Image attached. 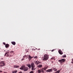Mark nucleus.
<instances>
[{
  "mask_svg": "<svg viewBox=\"0 0 73 73\" xmlns=\"http://www.w3.org/2000/svg\"><path fill=\"white\" fill-rule=\"evenodd\" d=\"M1 60H3V58H1Z\"/></svg>",
  "mask_w": 73,
  "mask_h": 73,
  "instance_id": "37",
  "label": "nucleus"
},
{
  "mask_svg": "<svg viewBox=\"0 0 73 73\" xmlns=\"http://www.w3.org/2000/svg\"><path fill=\"white\" fill-rule=\"evenodd\" d=\"M0 64H2V65L4 66L5 65V63H4V61H1L0 62Z\"/></svg>",
  "mask_w": 73,
  "mask_h": 73,
  "instance_id": "12",
  "label": "nucleus"
},
{
  "mask_svg": "<svg viewBox=\"0 0 73 73\" xmlns=\"http://www.w3.org/2000/svg\"><path fill=\"white\" fill-rule=\"evenodd\" d=\"M55 58V57H53L51 58V60H53V59H54Z\"/></svg>",
  "mask_w": 73,
  "mask_h": 73,
  "instance_id": "23",
  "label": "nucleus"
},
{
  "mask_svg": "<svg viewBox=\"0 0 73 73\" xmlns=\"http://www.w3.org/2000/svg\"><path fill=\"white\" fill-rule=\"evenodd\" d=\"M25 50H26V51H27V49H26Z\"/></svg>",
  "mask_w": 73,
  "mask_h": 73,
  "instance_id": "39",
  "label": "nucleus"
},
{
  "mask_svg": "<svg viewBox=\"0 0 73 73\" xmlns=\"http://www.w3.org/2000/svg\"><path fill=\"white\" fill-rule=\"evenodd\" d=\"M4 65H3V64H1L0 65V68H1V67H3V66H4Z\"/></svg>",
  "mask_w": 73,
  "mask_h": 73,
  "instance_id": "21",
  "label": "nucleus"
},
{
  "mask_svg": "<svg viewBox=\"0 0 73 73\" xmlns=\"http://www.w3.org/2000/svg\"><path fill=\"white\" fill-rule=\"evenodd\" d=\"M58 61H59L60 64H62V63L64 62L65 61V59L64 58L62 59L61 60H58Z\"/></svg>",
  "mask_w": 73,
  "mask_h": 73,
  "instance_id": "4",
  "label": "nucleus"
},
{
  "mask_svg": "<svg viewBox=\"0 0 73 73\" xmlns=\"http://www.w3.org/2000/svg\"><path fill=\"white\" fill-rule=\"evenodd\" d=\"M27 52H28V50H27L26 52V53H27Z\"/></svg>",
  "mask_w": 73,
  "mask_h": 73,
  "instance_id": "29",
  "label": "nucleus"
},
{
  "mask_svg": "<svg viewBox=\"0 0 73 73\" xmlns=\"http://www.w3.org/2000/svg\"><path fill=\"white\" fill-rule=\"evenodd\" d=\"M3 72V71H0V72Z\"/></svg>",
  "mask_w": 73,
  "mask_h": 73,
  "instance_id": "32",
  "label": "nucleus"
},
{
  "mask_svg": "<svg viewBox=\"0 0 73 73\" xmlns=\"http://www.w3.org/2000/svg\"><path fill=\"white\" fill-rule=\"evenodd\" d=\"M32 58H33V56L32 57L31 56L29 55L28 58V59L29 60V61L31 60V59H32Z\"/></svg>",
  "mask_w": 73,
  "mask_h": 73,
  "instance_id": "10",
  "label": "nucleus"
},
{
  "mask_svg": "<svg viewBox=\"0 0 73 73\" xmlns=\"http://www.w3.org/2000/svg\"><path fill=\"white\" fill-rule=\"evenodd\" d=\"M53 70L54 71H57V69L56 68H53Z\"/></svg>",
  "mask_w": 73,
  "mask_h": 73,
  "instance_id": "18",
  "label": "nucleus"
},
{
  "mask_svg": "<svg viewBox=\"0 0 73 73\" xmlns=\"http://www.w3.org/2000/svg\"><path fill=\"white\" fill-rule=\"evenodd\" d=\"M4 73H6V72H4Z\"/></svg>",
  "mask_w": 73,
  "mask_h": 73,
  "instance_id": "38",
  "label": "nucleus"
},
{
  "mask_svg": "<svg viewBox=\"0 0 73 73\" xmlns=\"http://www.w3.org/2000/svg\"><path fill=\"white\" fill-rule=\"evenodd\" d=\"M17 70H15L12 72V73H17Z\"/></svg>",
  "mask_w": 73,
  "mask_h": 73,
  "instance_id": "19",
  "label": "nucleus"
},
{
  "mask_svg": "<svg viewBox=\"0 0 73 73\" xmlns=\"http://www.w3.org/2000/svg\"><path fill=\"white\" fill-rule=\"evenodd\" d=\"M5 73H7V72H6Z\"/></svg>",
  "mask_w": 73,
  "mask_h": 73,
  "instance_id": "41",
  "label": "nucleus"
},
{
  "mask_svg": "<svg viewBox=\"0 0 73 73\" xmlns=\"http://www.w3.org/2000/svg\"><path fill=\"white\" fill-rule=\"evenodd\" d=\"M23 60H24V59L23 58V59L21 60H22V61H23Z\"/></svg>",
  "mask_w": 73,
  "mask_h": 73,
  "instance_id": "28",
  "label": "nucleus"
},
{
  "mask_svg": "<svg viewBox=\"0 0 73 73\" xmlns=\"http://www.w3.org/2000/svg\"><path fill=\"white\" fill-rule=\"evenodd\" d=\"M10 57H11V56H12V55H10Z\"/></svg>",
  "mask_w": 73,
  "mask_h": 73,
  "instance_id": "36",
  "label": "nucleus"
},
{
  "mask_svg": "<svg viewBox=\"0 0 73 73\" xmlns=\"http://www.w3.org/2000/svg\"><path fill=\"white\" fill-rule=\"evenodd\" d=\"M11 44L14 45H16V42L14 41L12 42H11Z\"/></svg>",
  "mask_w": 73,
  "mask_h": 73,
  "instance_id": "14",
  "label": "nucleus"
},
{
  "mask_svg": "<svg viewBox=\"0 0 73 73\" xmlns=\"http://www.w3.org/2000/svg\"><path fill=\"white\" fill-rule=\"evenodd\" d=\"M46 68H48V66H47Z\"/></svg>",
  "mask_w": 73,
  "mask_h": 73,
  "instance_id": "35",
  "label": "nucleus"
},
{
  "mask_svg": "<svg viewBox=\"0 0 73 73\" xmlns=\"http://www.w3.org/2000/svg\"><path fill=\"white\" fill-rule=\"evenodd\" d=\"M60 72V70H59L56 72H55L54 73H59Z\"/></svg>",
  "mask_w": 73,
  "mask_h": 73,
  "instance_id": "17",
  "label": "nucleus"
},
{
  "mask_svg": "<svg viewBox=\"0 0 73 73\" xmlns=\"http://www.w3.org/2000/svg\"><path fill=\"white\" fill-rule=\"evenodd\" d=\"M4 52H5V50H4Z\"/></svg>",
  "mask_w": 73,
  "mask_h": 73,
  "instance_id": "40",
  "label": "nucleus"
},
{
  "mask_svg": "<svg viewBox=\"0 0 73 73\" xmlns=\"http://www.w3.org/2000/svg\"><path fill=\"white\" fill-rule=\"evenodd\" d=\"M18 73H22V72H19Z\"/></svg>",
  "mask_w": 73,
  "mask_h": 73,
  "instance_id": "31",
  "label": "nucleus"
},
{
  "mask_svg": "<svg viewBox=\"0 0 73 73\" xmlns=\"http://www.w3.org/2000/svg\"><path fill=\"white\" fill-rule=\"evenodd\" d=\"M49 55L47 54H45L44 55L43 60V61H47L49 59Z\"/></svg>",
  "mask_w": 73,
  "mask_h": 73,
  "instance_id": "3",
  "label": "nucleus"
},
{
  "mask_svg": "<svg viewBox=\"0 0 73 73\" xmlns=\"http://www.w3.org/2000/svg\"><path fill=\"white\" fill-rule=\"evenodd\" d=\"M44 73L43 72V73Z\"/></svg>",
  "mask_w": 73,
  "mask_h": 73,
  "instance_id": "42",
  "label": "nucleus"
},
{
  "mask_svg": "<svg viewBox=\"0 0 73 73\" xmlns=\"http://www.w3.org/2000/svg\"><path fill=\"white\" fill-rule=\"evenodd\" d=\"M62 57H63V58H64L65 57H66V55H64L63 56H62Z\"/></svg>",
  "mask_w": 73,
  "mask_h": 73,
  "instance_id": "20",
  "label": "nucleus"
},
{
  "mask_svg": "<svg viewBox=\"0 0 73 73\" xmlns=\"http://www.w3.org/2000/svg\"><path fill=\"white\" fill-rule=\"evenodd\" d=\"M71 63L73 64V58L72 59V61L71 62Z\"/></svg>",
  "mask_w": 73,
  "mask_h": 73,
  "instance_id": "26",
  "label": "nucleus"
},
{
  "mask_svg": "<svg viewBox=\"0 0 73 73\" xmlns=\"http://www.w3.org/2000/svg\"><path fill=\"white\" fill-rule=\"evenodd\" d=\"M5 47L6 48H8L9 47V44H7L5 45Z\"/></svg>",
  "mask_w": 73,
  "mask_h": 73,
  "instance_id": "11",
  "label": "nucleus"
},
{
  "mask_svg": "<svg viewBox=\"0 0 73 73\" xmlns=\"http://www.w3.org/2000/svg\"><path fill=\"white\" fill-rule=\"evenodd\" d=\"M37 58H38V57H37V56H35L34 57V58H35V59H37Z\"/></svg>",
  "mask_w": 73,
  "mask_h": 73,
  "instance_id": "22",
  "label": "nucleus"
},
{
  "mask_svg": "<svg viewBox=\"0 0 73 73\" xmlns=\"http://www.w3.org/2000/svg\"><path fill=\"white\" fill-rule=\"evenodd\" d=\"M29 73H34V71H31Z\"/></svg>",
  "mask_w": 73,
  "mask_h": 73,
  "instance_id": "24",
  "label": "nucleus"
},
{
  "mask_svg": "<svg viewBox=\"0 0 73 73\" xmlns=\"http://www.w3.org/2000/svg\"><path fill=\"white\" fill-rule=\"evenodd\" d=\"M3 44H4V45H6L5 44V42H3Z\"/></svg>",
  "mask_w": 73,
  "mask_h": 73,
  "instance_id": "27",
  "label": "nucleus"
},
{
  "mask_svg": "<svg viewBox=\"0 0 73 73\" xmlns=\"http://www.w3.org/2000/svg\"><path fill=\"white\" fill-rule=\"evenodd\" d=\"M10 54L9 53V51H8L7 52H6L4 56H5L6 55V57H8Z\"/></svg>",
  "mask_w": 73,
  "mask_h": 73,
  "instance_id": "5",
  "label": "nucleus"
},
{
  "mask_svg": "<svg viewBox=\"0 0 73 73\" xmlns=\"http://www.w3.org/2000/svg\"><path fill=\"white\" fill-rule=\"evenodd\" d=\"M58 52L60 54L62 55L63 54V52L60 49L59 50Z\"/></svg>",
  "mask_w": 73,
  "mask_h": 73,
  "instance_id": "7",
  "label": "nucleus"
},
{
  "mask_svg": "<svg viewBox=\"0 0 73 73\" xmlns=\"http://www.w3.org/2000/svg\"><path fill=\"white\" fill-rule=\"evenodd\" d=\"M42 66V64H39V65L37 66L38 68H41Z\"/></svg>",
  "mask_w": 73,
  "mask_h": 73,
  "instance_id": "16",
  "label": "nucleus"
},
{
  "mask_svg": "<svg viewBox=\"0 0 73 73\" xmlns=\"http://www.w3.org/2000/svg\"><path fill=\"white\" fill-rule=\"evenodd\" d=\"M53 71V69L52 68H51V69H48V70H47L46 71V72H52Z\"/></svg>",
  "mask_w": 73,
  "mask_h": 73,
  "instance_id": "6",
  "label": "nucleus"
},
{
  "mask_svg": "<svg viewBox=\"0 0 73 73\" xmlns=\"http://www.w3.org/2000/svg\"><path fill=\"white\" fill-rule=\"evenodd\" d=\"M20 69L21 70H23L24 71H27L28 70V68L26 67L24 65H23Z\"/></svg>",
  "mask_w": 73,
  "mask_h": 73,
  "instance_id": "2",
  "label": "nucleus"
},
{
  "mask_svg": "<svg viewBox=\"0 0 73 73\" xmlns=\"http://www.w3.org/2000/svg\"><path fill=\"white\" fill-rule=\"evenodd\" d=\"M19 67V66H16L15 65L14 66V68H18Z\"/></svg>",
  "mask_w": 73,
  "mask_h": 73,
  "instance_id": "13",
  "label": "nucleus"
},
{
  "mask_svg": "<svg viewBox=\"0 0 73 73\" xmlns=\"http://www.w3.org/2000/svg\"><path fill=\"white\" fill-rule=\"evenodd\" d=\"M42 69L43 70V71H44V70H46V69L45 68H43Z\"/></svg>",
  "mask_w": 73,
  "mask_h": 73,
  "instance_id": "25",
  "label": "nucleus"
},
{
  "mask_svg": "<svg viewBox=\"0 0 73 73\" xmlns=\"http://www.w3.org/2000/svg\"><path fill=\"white\" fill-rule=\"evenodd\" d=\"M54 50H52V52H53V51Z\"/></svg>",
  "mask_w": 73,
  "mask_h": 73,
  "instance_id": "30",
  "label": "nucleus"
},
{
  "mask_svg": "<svg viewBox=\"0 0 73 73\" xmlns=\"http://www.w3.org/2000/svg\"><path fill=\"white\" fill-rule=\"evenodd\" d=\"M44 68L45 69H47V68L46 67Z\"/></svg>",
  "mask_w": 73,
  "mask_h": 73,
  "instance_id": "34",
  "label": "nucleus"
},
{
  "mask_svg": "<svg viewBox=\"0 0 73 73\" xmlns=\"http://www.w3.org/2000/svg\"><path fill=\"white\" fill-rule=\"evenodd\" d=\"M28 55H25L23 56V58H25V57H27V58H28Z\"/></svg>",
  "mask_w": 73,
  "mask_h": 73,
  "instance_id": "15",
  "label": "nucleus"
},
{
  "mask_svg": "<svg viewBox=\"0 0 73 73\" xmlns=\"http://www.w3.org/2000/svg\"><path fill=\"white\" fill-rule=\"evenodd\" d=\"M35 64H36V65H38L39 64H40V62L38 61H36L34 62Z\"/></svg>",
  "mask_w": 73,
  "mask_h": 73,
  "instance_id": "9",
  "label": "nucleus"
},
{
  "mask_svg": "<svg viewBox=\"0 0 73 73\" xmlns=\"http://www.w3.org/2000/svg\"><path fill=\"white\" fill-rule=\"evenodd\" d=\"M11 53H13V51H11Z\"/></svg>",
  "mask_w": 73,
  "mask_h": 73,
  "instance_id": "33",
  "label": "nucleus"
},
{
  "mask_svg": "<svg viewBox=\"0 0 73 73\" xmlns=\"http://www.w3.org/2000/svg\"><path fill=\"white\" fill-rule=\"evenodd\" d=\"M41 72H43V69H40L38 70V73H40Z\"/></svg>",
  "mask_w": 73,
  "mask_h": 73,
  "instance_id": "8",
  "label": "nucleus"
},
{
  "mask_svg": "<svg viewBox=\"0 0 73 73\" xmlns=\"http://www.w3.org/2000/svg\"><path fill=\"white\" fill-rule=\"evenodd\" d=\"M26 66L28 67L30 69H31V70L33 71L35 70L36 69V68L35 67H36V66L35 64V63L33 62H32L31 63V65L30 64H27Z\"/></svg>",
  "mask_w": 73,
  "mask_h": 73,
  "instance_id": "1",
  "label": "nucleus"
}]
</instances>
